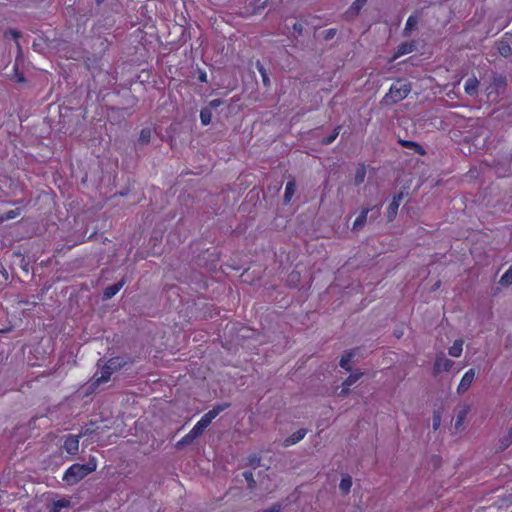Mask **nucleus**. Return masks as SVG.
Segmentation results:
<instances>
[{
  "mask_svg": "<svg viewBox=\"0 0 512 512\" xmlns=\"http://www.w3.org/2000/svg\"><path fill=\"white\" fill-rule=\"evenodd\" d=\"M225 407L226 406L218 405L205 413L189 431V433H187L176 443V447L182 448L193 443L198 437L202 435L204 430L211 424L213 419L216 418L217 415L225 409Z\"/></svg>",
  "mask_w": 512,
  "mask_h": 512,
  "instance_id": "f257e3e1",
  "label": "nucleus"
},
{
  "mask_svg": "<svg viewBox=\"0 0 512 512\" xmlns=\"http://www.w3.org/2000/svg\"><path fill=\"white\" fill-rule=\"evenodd\" d=\"M97 468V461L93 457L87 464H73L64 473L63 480L68 484H76Z\"/></svg>",
  "mask_w": 512,
  "mask_h": 512,
  "instance_id": "f03ea898",
  "label": "nucleus"
},
{
  "mask_svg": "<svg viewBox=\"0 0 512 512\" xmlns=\"http://www.w3.org/2000/svg\"><path fill=\"white\" fill-rule=\"evenodd\" d=\"M411 92L410 83L398 80L393 83L382 99L384 105H393L405 99Z\"/></svg>",
  "mask_w": 512,
  "mask_h": 512,
  "instance_id": "7ed1b4c3",
  "label": "nucleus"
},
{
  "mask_svg": "<svg viewBox=\"0 0 512 512\" xmlns=\"http://www.w3.org/2000/svg\"><path fill=\"white\" fill-rule=\"evenodd\" d=\"M120 362L117 358L110 359L107 364L95 374V383L100 385L110 380L111 375L118 369Z\"/></svg>",
  "mask_w": 512,
  "mask_h": 512,
  "instance_id": "20e7f679",
  "label": "nucleus"
},
{
  "mask_svg": "<svg viewBox=\"0 0 512 512\" xmlns=\"http://www.w3.org/2000/svg\"><path fill=\"white\" fill-rule=\"evenodd\" d=\"M454 362L447 358L443 352L436 355L433 364V373L439 375L442 372H448L453 367Z\"/></svg>",
  "mask_w": 512,
  "mask_h": 512,
  "instance_id": "39448f33",
  "label": "nucleus"
},
{
  "mask_svg": "<svg viewBox=\"0 0 512 512\" xmlns=\"http://www.w3.org/2000/svg\"><path fill=\"white\" fill-rule=\"evenodd\" d=\"M475 376V369L471 368L468 371H466L465 374L462 376L460 383L457 387V393L461 395L468 391V389L470 388L475 379Z\"/></svg>",
  "mask_w": 512,
  "mask_h": 512,
  "instance_id": "423d86ee",
  "label": "nucleus"
},
{
  "mask_svg": "<svg viewBox=\"0 0 512 512\" xmlns=\"http://www.w3.org/2000/svg\"><path fill=\"white\" fill-rule=\"evenodd\" d=\"M469 412H470V406L468 404H463L458 407L457 412H456L455 422H454L455 430L459 431L463 428L465 419H466L467 415L469 414Z\"/></svg>",
  "mask_w": 512,
  "mask_h": 512,
  "instance_id": "0eeeda50",
  "label": "nucleus"
},
{
  "mask_svg": "<svg viewBox=\"0 0 512 512\" xmlns=\"http://www.w3.org/2000/svg\"><path fill=\"white\" fill-rule=\"evenodd\" d=\"M80 436L68 435L64 441V449L68 454L75 455L79 450Z\"/></svg>",
  "mask_w": 512,
  "mask_h": 512,
  "instance_id": "6e6552de",
  "label": "nucleus"
},
{
  "mask_svg": "<svg viewBox=\"0 0 512 512\" xmlns=\"http://www.w3.org/2000/svg\"><path fill=\"white\" fill-rule=\"evenodd\" d=\"M402 199H403V193H399L393 197V199L387 209V218L389 221H392L396 217L397 211H398V208H399V205H400V202Z\"/></svg>",
  "mask_w": 512,
  "mask_h": 512,
  "instance_id": "1a4fd4ad",
  "label": "nucleus"
},
{
  "mask_svg": "<svg viewBox=\"0 0 512 512\" xmlns=\"http://www.w3.org/2000/svg\"><path fill=\"white\" fill-rule=\"evenodd\" d=\"M307 434L306 429H299L283 441L284 447H289L300 442Z\"/></svg>",
  "mask_w": 512,
  "mask_h": 512,
  "instance_id": "9d476101",
  "label": "nucleus"
},
{
  "mask_svg": "<svg viewBox=\"0 0 512 512\" xmlns=\"http://www.w3.org/2000/svg\"><path fill=\"white\" fill-rule=\"evenodd\" d=\"M415 49V44L413 42H406V43H402L396 50L394 56L392 57L391 61L403 56V55H406V54H409L411 52H413Z\"/></svg>",
  "mask_w": 512,
  "mask_h": 512,
  "instance_id": "9b49d317",
  "label": "nucleus"
},
{
  "mask_svg": "<svg viewBox=\"0 0 512 512\" xmlns=\"http://www.w3.org/2000/svg\"><path fill=\"white\" fill-rule=\"evenodd\" d=\"M463 339H456L453 344L448 349V354L451 357L458 358L462 355L463 352Z\"/></svg>",
  "mask_w": 512,
  "mask_h": 512,
  "instance_id": "f8f14e48",
  "label": "nucleus"
},
{
  "mask_svg": "<svg viewBox=\"0 0 512 512\" xmlns=\"http://www.w3.org/2000/svg\"><path fill=\"white\" fill-rule=\"evenodd\" d=\"M496 48L498 53L505 58L511 56L512 54V48L510 44L505 40H500L496 42Z\"/></svg>",
  "mask_w": 512,
  "mask_h": 512,
  "instance_id": "ddd939ff",
  "label": "nucleus"
},
{
  "mask_svg": "<svg viewBox=\"0 0 512 512\" xmlns=\"http://www.w3.org/2000/svg\"><path fill=\"white\" fill-rule=\"evenodd\" d=\"M369 211H370L369 208L362 210L360 215L355 219V221L353 223V230H360L363 228V226L365 225V223L367 221V216H368Z\"/></svg>",
  "mask_w": 512,
  "mask_h": 512,
  "instance_id": "4468645a",
  "label": "nucleus"
},
{
  "mask_svg": "<svg viewBox=\"0 0 512 512\" xmlns=\"http://www.w3.org/2000/svg\"><path fill=\"white\" fill-rule=\"evenodd\" d=\"M478 80L476 77H470L466 80L465 82V86H464V89H465V92L468 94V95H474L477 91V88H478Z\"/></svg>",
  "mask_w": 512,
  "mask_h": 512,
  "instance_id": "2eb2a0df",
  "label": "nucleus"
},
{
  "mask_svg": "<svg viewBox=\"0 0 512 512\" xmlns=\"http://www.w3.org/2000/svg\"><path fill=\"white\" fill-rule=\"evenodd\" d=\"M354 356H355L354 351H352V350L346 351L340 359V363H339L340 366L343 369H345L346 371H350L351 370L350 362Z\"/></svg>",
  "mask_w": 512,
  "mask_h": 512,
  "instance_id": "dca6fc26",
  "label": "nucleus"
},
{
  "mask_svg": "<svg viewBox=\"0 0 512 512\" xmlns=\"http://www.w3.org/2000/svg\"><path fill=\"white\" fill-rule=\"evenodd\" d=\"M296 191V185L293 181H289L286 184L285 192H284V202L289 203L294 196V193Z\"/></svg>",
  "mask_w": 512,
  "mask_h": 512,
  "instance_id": "f3484780",
  "label": "nucleus"
},
{
  "mask_svg": "<svg viewBox=\"0 0 512 512\" xmlns=\"http://www.w3.org/2000/svg\"><path fill=\"white\" fill-rule=\"evenodd\" d=\"M352 486V479L349 475H345L341 478L339 489L342 493L347 494Z\"/></svg>",
  "mask_w": 512,
  "mask_h": 512,
  "instance_id": "a211bd4d",
  "label": "nucleus"
},
{
  "mask_svg": "<svg viewBox=\"0 0 512 512\" xmlns=\"http://www.w3.org/2000/svg\"><path fill=\"white\" fill-rule=\"evenodd\" d=\"M365 177H366V168L364 165H360L357 167L356 171H355V176H354V182L356 185H359L361 183L364 182L365 180Z\"/></svg>",
  "mask_w": 512,
  "mask_h": 512,
  "instance_id": "6ab92c4d",
  "label": "nucleus"
},
{
  "mask_svg": "<svg viewBox=\"0 0 512 512\" xmlns=\"http://www.w3.org/2000/svg\"><path fill=\"white\" fill-rule=\"evenodd\" d=\"M123 284H124L123 282H119V283H116L114 285L107 287L104 291L105 298H107V299L112 298L115 294H117L119 292V290L122 288Z\"/></svg>",
  "mask_w": 512,
  "mask_h": 512,
  "instance_id": "aec40b11",
  "label": "nucleus"
},
{
  "mask_svg": "<svg viewBox=\"0 0 512 512\" xmlns=\"http://www.w3.org/2000/svg\"><path fill=\"white\" fill-rule=\"evenodd\" d=\"M363 376L362 372L350 374L342 383V386L350 387Z\"/></svg>",
  "mask_w": 512,
  "mask_h": 512,
  "instance_id": "412c9836",
  "label": "nucleus"
},
{
  "mask_svg": "<svg viewBox=\"0 0 512 512\" xmlns=\"http://www.w3.org/2000/svg\"><path fill=\"white\" fill-rule=\"evenodd\" d=\"M200 119L203 125H208L212 119V113L208 108H204L200 112Z\"/></svg>",
  "mask_w": 512,
  "mask_h": 512,
  "instance_id": "4be33fe9",
  "label": "nucleus"
},
{
  "mask_svg": "<svg viewBox=\"0 0 512 512\" xmlns=\"http://www.w3.org/2000/svg\"><path fill=\"white\" fill-rule=\"evenodd\" d=\"M256 66H257L259 73L261 74L263 84L265 86H269L270 80H269V77L266 73L264 66L260 62H257Z\"/></svg>",
  "mask_w": 512,
  "mask_h": 512,
  "instance_id": "5701e85b",
  "label": "nucleus"
},
{
  "mask_svg": "<svg viewBox=\"0 0 512 512\" xmlns=\"http://www.w3.org/2000/svg\"><path fill=\"white\" fill-rule=\"evenodd\" d=\"M501 285H510L512 283V268H509L500 278Z\"/></svg>",
  "mask_w": 512,
  "mask_h": 512,
  "instance_id": "b1692460",
  "label": "nucleus"
},
{
  "mask_svg": "<svg viewBox=\"0 0 512 512\" xmlns=\"http://www.w3.org/2000/svg\"><path fill=\"white\" fill-rule=\"evenodd\" d=\"M418 23V18L416 16H409L407 21H406V25H405V31H410L412 29H414V27L417 25Z\"/></svg>",
  "mask_w": 512,
  "mask_h": 512,
  "instance_id": "393cba45",
  "label": "nucleus"
},
{
  "mask_svg": "<svg viewBox=\"0 0 512 512\" xmlns=\"http://www.w3.org/2000/svg\"><path fill=\"white\" fill-rule=\"evenodd\" d=\"M367 0H355L353 4L351 5V10L354 13H358L366 4Z\"/></svg>",
  "mask_w": 512,
  "mask_h": 512,
  "instance_id": "a878e982",
  "label": "nucleus"
},
{
  "mask_svg": "<svg viewBox=\"0 0 512 512\" xmlns=\"http://www.w3.org/2000/svg\"><path fill=\"white\" fill-rule=\"evenodd\" d=\"M339 130H340V127L336 128V129L334 130V132H333L331 135H329L326 139H324V140L322 141V142H323V144L328 145V144H331L332 142H334V140H335V139L337 138V136L339 135Z\"/></svg>",
  "mask_w": 512,
  "mask_h": 512,
  "instance_id": "bb28decb",
  "label": "nucleus"
},
{
  "mask_svg": "<svg viewBox=\"0 0 512 512\" xmlns=\"http://www.w3.org/2000/svg\"><path fill=\"white\" fill-rule=\"evenodd\" d=\"M150 135H151V132L149 129H143L140 133V137H139V140L142 142V143H147L149 142L150 140Z\"/></svg>",
  "mask_w": 512,
  "mask_h": 512,
  "instance_id": "cd10ccee",
  "label": "nucleus"
},
{
  "mask_svg": "<svg viewBox=\"0 0 512 512\" xmlns=\"http://www.w3.org/2000/svg\"><path fill=\"white\" fill-rule=\"evenodd\" d=\"M266 1H263L261 4H258V5H253L252 3H250L249 5L251 7H247V13H257L261 8L264 7V3Z\"/></svg>",
  "mask_w": 512,
  "mask_h": 512,
  "instance_id": "c85d7f7f",
  "label": "nucleus"
},
{
  "mask_svg": "<svg viewBox=\"0 0 512 512\" xmlns=\"http://www.w3.org/2000/svg\"><path fill=\"white\" fill-rule=\"evenodd\" d=\"M403 145L406 146V147H409V148H413V149H415L419 153H423L421 146H419L415 142L405 141V142H403Z\"/></svg>",
  "mask_w": 512,
  "mask_h": 512,
  "instance_id": "c756f323",
  "label": "nucleus"
},
{
  "mask_svg": "<svg viewBox=\"0 0 512 512\" xmlns=\"http://www.w3.org/2000/svg\"><path fill=\"white\" fill-rule=\"evenodd\" d=\"M53 504L58 507L59 509L65 508L69 506V501L65 499H61L58 501L53 502Z\"/></svg>",
  "mask_w": 512,
  "mask_h": 512,
  "instance_id": "7c9ffc66",
  "label": "nucleus"
},
{
  "mask_svg": "<svg viewBox=\"0 0 512 512\" xmlns=\"http://www.w3.org/2000/svg\"><path fill=\"white\" fill-rule=\"evenodd\" d=\"M243 476L248 481L249 485L251 486V483L254 482L253 480V474L251 472H244Z\"/></svg>",
  "mask_w": 512,
  "mask_h": 512,
  "instance_id": "2f4dec72",
  "label": "nucleus"
},
{
  "mask_svg": "<svg viewBox=\"0 0 512 512\" xmlns=\"http://www.w3.org/2000/svg\"><path fill=\"white\" fill-rule=\"evenodd\" d=\"M281 509V506L280 504H275L273 505L271 508L267 509L266 511L264 512H279Z\"/></svg>",
  "mask_w": 512,
  "mask_h": 512,
  "instance_id": "473e14b6",
  "label": "nucleus"
},
{
  "mask_svg": "<svg viewBox=\"0 0 512 512\" xmlns=\"http://www.w3.org/2000/svg\"><path fill=\"white\" fill-rule=\"evenodd\" d=\"M348 393H349V387L342 386V389L339 392V396L345 397Z\"/></svg>",
  "mask_w": 512,
  "mask_h": 512,
  "instance_id": "72a5a7b5",
  "label": "nucleus"
},
{
  "mask_svg": "<svg viewBox=\"0 0 512 512\" xmlns=\"http://www.w3.org/2000/svg\"><path fill=\"white\" fill-rule=\"evenodd\" d=\"M440 425V417L439 416H434L433 418V427L434 429H437Z\"/></svg>",
  "mask_w": 512,
  "mask_h": 512,
  "instance_id": "f704fd0d",
  "label": "nucleus"
},
{
  "mask_svg": "<svg viewBox=\"0 0 512 512\" xmlns=\"http://www.w3.org/2000/svg\"><path fill=\"white\" fill-rule=\"evenodd\" d=\"M508 442L506 443V446L510 445L512 443V428L508 432Z\"/></svg>",
  "mask_w": 512,
  "mask_h": 512,
  "instance_id": "c9c22d12",
  "label": "nucleus"
},
{
  "mask_svg": "<svg viewBox=\"0 0 512 512\" xmlns=\"http://www.w3.org/2000/svg\"><path fill=\"white\" fill-rule=\"evenodd\" d=\"M61 509L52 504L49 508V512H60Z\"/></svg>",
  "mask_w": 512,
  "mask_h": 512,
  "instance_id": "e433bc0d",
  "label": "nucleus"
},
{
  "mask_svg": "<svg viewBox=\"0 0 512 512\" xmlns=\"http://www.w3.org/2000/svg\"><path fill=\"white\" fill-rule=\"evenodd\" d=\"M219 105H220V101L219 100H212L210 102V106H212V107H217Z\"/></svg>",
  "mask_w": 512,
  "mask_h": 512,
  "instance_id": "4c0bfd02",
  "label": "nucleus"
},
{
  "mask_svg": "<svg viewBox=\"0 0 512 512\" xmlns=\"http://www.w3.org/2000/svg\"><path fill=\"white\" fill-rule=\"evenodd\" d=\"M290 279H291V281L297 280V279H298V274H297V273H294V272H293V273H291V274H290Z\"/></svg>",
  "mask_w": 512,
  "mask_h": 512,
  "instance_id": "58836bf2",
  "label": "nucleus"
},
{
  "mask_svg": "<svg viewBox=\"0 0 512 512\" xmlns=\"http://www.w3.org/2000/svg\"><path fill=\"white\" fill-rule=\"evenodd\" d=\"M199 79H200L201 81H203V82H204V81H206V74H205V73H202V74L200 75Z\"/></svg>",
  "mask_w": 512,
  "mask_h": 512,
  "instance_id": "ea45409f",
  "label": "nucleus"
},
{
  "mask_svg": "<svg viewBox=\"0 0 512 512\" xmlns=\"http://www.w3.org/2000/svg\"><path fill=\"white\" fill-rule=\"evenodd\" d=\"M11 218H14L13 213H8V214H7V219H11Z\"/></svg>",
  "mask_w": 512,
  "mask_h": 512,
  "instance_id": "a19ab883",
  "label": "nucleus"
},
{
  "mask_svg": "<svg viewBox=\"0 0 512 512\" xmlns=\"http://www.w3.org/2000/svg\"><path fill=\"white\" fill-rule=\"evenodd\" d=\"M8 331H9V329H0V333H6Z\"/></svg>",
  "mask_w": 512,
  "mask_h": 512,
  "instance_id": "79ce46f5",
  "label": "nucleus"
}]
</instances>
